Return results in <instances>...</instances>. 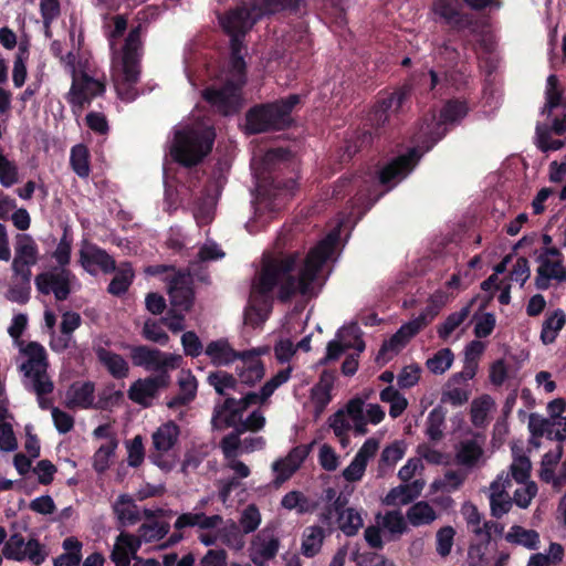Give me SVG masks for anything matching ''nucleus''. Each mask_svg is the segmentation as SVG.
I'll return each mask as SVG.
<instances>
[{"label": "nucleus", "mask_w": 566, "mask_h": 566, "mask_svg": "<svg viewBox=\"0 0 566 566\" xmlns=\"http://www.w3.org/2000/svg\"><path fill=\"white\" fill-rule=\"evenodd\" d=\"M335 244L336 235L329 234L313 247L308 251L298 275H294L300 262L298 252L264 255L261 270L252 282V293L269 297L277 287V298L283 303L289 302L297 292L306 295L323 265L333 255Z\"/></svg>", "instance_id": "1"}, {"label": "nucleus", "mask_w": 566, "mask_h": 566, "mask_svg": "<svg viewBox=\"0 0 566 566\" xmlns=\"http://www.w3.org/2000/svg\"><path fill=\"white\" fill-rule=\"evenodd\" d=\"M420 154L410 148L406 154L390 160L379 171L377 178L373 175H352L340 177L333 188V198L342 200L352 193V206L364 214L391 188L405 179L417 166Z\"/></svg>", "instance_id": "2"}, {"label": "nucleus", "mask_w": 566, "mask_h": 566, "mask_svg": "<svg viewBox=\"0 0 566 566\" xmlns=\"http://www.w3.org/2000/svg\"><path fill=\"white\" fill-rule=\"evenodd\" d=\"M431 11L436 22L458 34L464 51H476L478 48L490 50L482 23L473 14L463 12L459 0H433Z\"/></svg>", "instance_id": "3"}, {"label": "nucleus", "mask_w": 566, "mask_h": 566, "mask_svg": "<svg viewBox=\"0 0 566 566\" xmlns=\"http://www.w3.org/2000/svg\"><path fill=\"white\" fill-rule=\"evenodd\" d=\"M129 357L136 367L153 373L144 381H135L129 389H164L170 386L169 371L180 367L182 357L178 354L161 352L146 345L130 347Z\"/></svg>", "instance_id": "4"}, {"label": "nucleus", "mask_w": 566, "mask_h": 566, "mask_svg": "<svg viewBox=\"0 0 566 566\" xmlns=\"http://www.w3.org/2000/svg\"><path fill=\"white\" fill-rule=\"evenodd\" d=\"M300 102V95L290 94L274 102L252 106L245 113L247 133L249 135H256L290 128L293 124L292 112Z\"/></svg>", "instance_id": "5"}, {"label": "nucleus", "mask_w": 566, "mask_h": 566, "mask_svg": "<svg viewBox=\"0 0 566 566\" xmlns=\"http://www.w3.org/2000/svg\"><path fill=\"white\" fill-rule=\"evenodd\" d=\"M142 45V25L138 24L125 39L122 69L114 80L117 95L124 102H133L138 96L136 84L140 77Z\"/></svg>", "instance_id": "6"}, {"label": "nucleus", "mask_w": 566, "mask_h": 566, "mask_svg": "<svg viewBox=\"0 0 566 566\" xmlns=\"http://www.w3.org/2000/svg\"><path fill=\"white\" fill-rule=\"evenodd\" d=\"M216 138L212 128H184L175 134L171 156L184 167L197 166L211 151Z\"/></svg>", "instance_id": "7"}, {"label": "nucleus", "mask_w": 566, "mask_h": 566, "mask_svg": "<svg viewBox=\"0 0 566 566\" xmlns=\"http://www.w3.org/2000/svg\"><path fill=\"white\" fill-rule=\"evenodd\" d=\"M469 112L470 107L467 99L457 97L447 99L440 108L439 119L428 125L427 130L417 139L419 145L415 148L420 157L444 138L451 128L460 125Z\"/></svg>", "instance_id": "8"}, {"label": "nucleus", "mask_w": 566, "mask_h": 566, "mask_svg": "<svg viewBox=\"0 0 566 566\" xmlns=\"http://www.w3.org/2000/svg\"><path fill=\"white\" fill-rule=\"evenodd\" d=\"M411 92L412 87L409 84H403L392 92H379L363 124L382 135L386 130V124L389 122L390 113L398 112L410 98Z\"/></svg>", "instance_id": "9"}, {"label": "nucleus", "mask_w": 566, "mask_h": 566, "mask_svg": "<svg viewBox=\"0 0 566 566\" xmlns=\"http://www.w3.org/2000/svg\"><path fill=\"white\" fill-rule=\"evenodd\" d=\"M247 391L241 399L227 397L222 403L214 407L212 416V424L217 429L235 427L241 421L242 413L251 405L264 402L274 391Z\"/></svg>", "instance_id": "10"}, {"label": "nucleus", "mask_w": 566, "mask_h": 566, "mask_svg": "<svg viewBox=\"0 0 566 566\" xmlns=\"http://www.w3.org/2000/svg\"><path fill=\"white\" fill-rule=\"evenodd\" d=\"M105 92V82L94 78L86 72L77 73L76 70H73L72 84L65 99L70 104L72 113L78 116L95 97L103 96Z\"/></svg>", "instance_id": "11"}, {"label": "nucleus", "mask_w": 566, "mask_h": 566, "mask_svg": "<svg viewBox=\"0 0 566 566\" xmlns=\"http://www.w3.org/2000/svg\"><path fill=\"white\" fill-rule=\"evenodd\" d=\"M2 556L15 562H30L34 566L43 564L48 557L45 546L39 539L31 537L25 541L21 533H13L4 542Z\"/></svg>", "instance_id": "12"}, {"label": "nucleus", "mask_w": 566, "mask_h": 566, "mask_svg": "<svg viewBox=\"0 0 566 566\" xmlns=\"http://www.w3.org/2000/svg\"><path fill=\"white\" fill-rule=\"evenodd\" d=\"M256 7V0H252L250 6L237 7L220 20L230 41L234 39L244 41L247 33L264 17V14H260L261 10H258Z\"/></svg>", "instance_id": "13"}, {"label": "nucleus", "mask_w": 566, "mask_h": 566, "mask_svg": "<svg viewBox=\"0 0 566 566\" xmlns=\"http://www.w3.org/2000/svg\"><path fill=\"white\" fill-rule=\"evenodd\" d=\"M22 352L28 359L22 364L21 369L33 382L32 389H53L46 373L49 364L45 348L36 342H30Z\"/></svg>", "instance_id": "14"}, {"label": "nucleus", "mask_w": 566, "mask_h": 566, "mask_svg": "<svg viewBox=\"0 0 566 566\" xmlns=\"http://www.w3.org/2000/svg\"><path fill=\"white\" fill-rule=\"evenodd\" d=\"M75 279L69 269H60L39 273L34 283L38 291L43 295L54 294L56 301L62 302L69 298L72 289L71 281Z\"/></svg>", "instance_id": "15"}, {"label": "nucleus", "mask_w": 566, "mask_h": 566, "mask_svg": "<svg viewBox=\"0 0 566 566\" xmlns=\"http://www.w3.org/2000/svg\"><path fill=\"white\" fill-rule=\"evenodd\" d=\"M122 398L123 391H98L97 398L95 391H67L65 406L70 409L93 407L111 410Z\"/></svg>", "instance_id": "16"}, {"label": "nucleus", "mask_w": 566, "mask_h": 566, "mask_svg": "<svg viewBox=\"0 0 566 566\" xmlns=\"http://www.w3.org/2000/svg\"><path fill=\"white\" fill-rule=\"evenodd\" d=\"M280 538L272 530L263 528L251 539L249 558L255 566H268L266 563L275 558L280 549Z\"/></svg>", "instance_id": "17"}, {"label": "nucleus", "mask_w": 566, "mask_h": 566, "mask_svg": "<svg viewBox=\"0 0 566 566\" xmlns=\"http://www.w3.org/2000/svg\"><path fill=\"white\" fill-rule=\"evenodd\" d=\"M241 90L233 81L226 82L221 87H207L202 92L203 99L219 114L230 115L238 111V94Z\"/></svg>", "instance_id": "18"}, {"label": "nucleus", "mask_w": 566, "mask_h": 566, "mask_svg": "<svg viewBox=\"0 0 566 566\" xmlns=\"http://www.w3.org/2000/svg\"><path fill=\"white\" fill-rule=\"evenodd\" d=\"M168 293L172 310L189 312L193 305L195 292L192 280L188 273L175 272L169 280Z\"/></svg>", "instance_id": "19"}, {"label": "nucleus", "mask_w": 566, "mask_h": 566, "mask_svg": "<svg viewBox=\"0 0 566 566\" xmlns=\"http://www.w3.org/2000/svg\"><path fill=\"white\" fill-rule=\"evenodd\" d=\"M78 256L82 268L92 275L97 273V269L104 273H113L116 270L114 258L95 243H85L80 249Z\"/></svg>", "instance_id": "20"}, {"label": "nucleus", "mask_w": 566, "mask_h": 566, "mask_svg": "<svg viewBox=\"0 0 566 566\" xmlns=\"http://www.w3.org/2000/svg\"><path fill=\"white\" fill-rule=\"evenodd\" d=\"M484 345L480 340H472L465 346L464 365L460 373L454 374L448 384L449 389H459L458 387L475 376L478 369V358L482 355Z\"/></svg>", "instance_id": "21"}, {"label": "nucleus", "mask_w": 566, "mask_h": 566, "mask_svg": "<svg viewBox=\"0 0 566 566\" xmlns=\"http://www.w3.org/2000/svg\"><path fill=\"white\" fill-rule=\"evenodd\" d=\"M259 355L260 352L255 349L241 352L240 365L237 366L241 384L254 386L264 377V365Z\"/></svg>", "instance_id": "22"}, {"label": "nucleus", "mask_w": 566, "mask_h": 566, "mask_svg": "<svg viewBox=\"0 0 566 566\" xmlns=\"http://www.w3.org/2000/svg\"><path fill=\"white\" fill-rule=\"evenodd\" d=\"M539 266L536 270L535 286L537 290L546 291L551 286V280L558 282L566 281L564 264L560 260L549 258H537Z\"/></svg>", "instance_id": "23"}, {"label": "nucleus", "mask_w": 566, "mask_h": 566, "mask_svg": "<svg viewBox=\"0 0 566 566\" xmlns=\"http://www.w3.org/2000/svg\"><path fill=\"white\" fill-rule=\"evenodd\" d=\"M256 8L264 17L287 13L298 15L306 9V0H256Z\"/></svg>", "instance_id": "24"}, {"label": "nucleus", "mask_w": 566, "mask_h": 566, "mask_svg": "<svg viewBox=\"0 0 566 566\" xmlns=\"http://www.w3.org/2000/svg\"><path fill=\"white\" fill-rule=\"evenodd\" d=\"M39 249L29 234L18 235V242L15 245V256L12 262L13 272H21L19 269L22 265H34L38 262Z\"/></svg>", "instance_id": "25"}, {"label": "nucleus", "mask_w": 566, "mask_h": 566, "mask_svg": "<svg viewBox=\"0 0 566 566\" xmlns=\"http://www.w3.org/2000/svg\"><path fill=\"white\" fill-rule=\"evenodd\" d=\"M381 135L368 128L364 124L358 127L346 140L344 156L352 159L356 154L370 148Z\"/></svg>", "instance_id": "26"}, {"label": "nucleus", "mask_w": 566, "mask_h": 566, "mask_svg": "<svg viewBox=\"0 0 566 566\" xmlns=\"http://www.w3.org/2000/svg\"><path fill=\"white\" fill-rule=\"evenodd\" d=\"M205 353L217 367L228 366L241 357V352L233 349L227 339L210 342L207 345Z\"/></svg>", "instance_id": "27"}, {"label": "nucleus", "mask_w": 566, "mask_h": 566, "mask_svg": "<svg viewBox=\"0 0 566 566\" xmlns=\"http://www.w3.org/2000/svg\"><path fill=\"white\" fill-rule=\"evenodd\" d=\"M98 361L116 379H123L128 376L129 367L127 361L119 355L104 347L95 349Z\"/></svg>", "instance_id": "28"}, {"label": "nucleus", "mask_w": 566, "mask_h": 566, "mask_svg": "<svg viewBox=\"0 0 566 566\" xmlns=\"http://www.w3.org/2000/svg\"><path fill=\"white\" fill-rule=\"evenodd\" d=\"M327 533L323 526L311 525L304 528L301 552L307 558L315 557L322 549Z\"/></svg>", "instance_id": "29"}, {"label": "nucleus", "mask_w": 566, "mask_h": 566, "mask_svg": "<svg viewBox=\"0 0 566 566\" xmlns=\"http://www.w3.org/2000/svg\"><path fill=\"white\" fill-rule=\"evenodd\" d=\"M114 272L116 273L107 286V292L114 296H122L132 285L135 272L130 262H122Z\"/></svg>", "instance_id": "30"}, {"label": "nucleus", "mask_w": 566, "mask_h": 566, "mask_svg": "<svg viewBox=\"0 0 566 566\" xmlns=\"http://www.w3.org/2000/svg\"><path fill=\"white\" fill-rule=\"evenodd\" d=\"M180 430L174 421L161 424L153 433L154 448L159 452L169 451L178 441Z\"/></svg>", "instance_id": "31"}, {"label": "nucleus", "mask_w": 566, "mask_h": 566, "mask_svg": "<svg viewBox=\"0 0 566 566\" xmlns=\"http://www.w3.org/2000/svg\"><path fill=\"white\" fill-rule=\"evenodd\" d=\"M230 67L231 72L237 78V85L245 84V75H247V63L243 56L244 43L242 40H232L230 41Z\"/></svg>", "instance_id": "32"}, {"label": "nucleus", "mask_w": 566, "mask_h": 566, "mask_svg": "<svg viewBox=\"0 0 566 566\" xmlns=\"http://www.w3.org/2000/svg\"><path fill=\"white\" fill-rule=\"evenodd\" d=\"M357 329L358 328L355 324H352L350 326L342 327L340 329H338V332L336 334L338 339L331 340L327 344L326 354L321 359V364H327L329 361L337 360L346 349L350 348L352 347L350 343L343 344L342 340L345 338L346 335H352V334L356 333Z\"/></svg>", "instance_id": "33"}, {"label": "nucleus", "mask_w": 566, "mask_h": 566, "mask_svg": "<svg viewBox=\"0 0 566 566\" xmlns=\"http://www.w3.org/2000/svg\"><path fill=\"white\" fill-rule=\"evenodd\" d=\"M474 302L475 297L459 312L448 315L444 322L438 326V335L441 339H447L468 318Z\"/></svg>", "instance_id": "34"}, {"label": "nucleus", "mask_w": 566, "mask_h": 566, "mask_svg": "<svg viewBox=\"0 0 566 566\" xmlns=\"http://www.w3.org/2000/svg\"><path fill=\"white\" fill-rule=\"evenodd\" d=\"M492 493L490 495L491 514L496 518H501L512 509V499L501 489L499 481L491 484Z\"/></svg>", "instance_id": "35"}, {"label": "nucleus", "mask_w": 566, "mask_h": 566, "mask_svg": "<svg viewBox=\"0 0 566 566\" xmlns=\"http://www.w3.org/2000/svg\"><path fill=\"white\" fill-rule=\"evenodd\" d=\"M70 165L80 178H87L90 176V153L85 145L77 144L72 147Z\"/></svg>", "instance_id": "36"}, {"label": "nucleus", "mask_w": 566, "mask_h": 566, "mask_svg": "<svg viewBox=\"0 0 566 566\" xmlns=\"http://www.w3.org/2000/svg\"><path fill=\"white\" fill-rule=\"evenodd\" d=\"M406 515L412 526L430 524L437 517L434 510L424 501L411 505Z\"/></svg>", "instance_id": "37"}, {"label": "nucleus", "mask_w": 566, "mask_h": 566, "mask_svg": "<svg viewBox=\"0 0 566 566\" xmlns=\"http://www.w3.org/2000/svg\"><path fill=\"white\" fill-rule=\"evenodd\" d=\"M505 539L510 543L523 545L530 549H536L539 544V535L534 530H525L522 526L514 525L506 534Z\"/></svg>", "instance_id": "38"}, {"label": "nucleus", "mask_w": 566, "mask_h": 566, "mask_svg": "<svg viewBox=\"0 0 566 566\" xmlns=\"http://www.w3.org/2000/svg\"><path fill=\"white\" fill-rule=\"evenodd\" d=\"M438 312L432 306H427L416 318L402 324L399 329L403 332L407 338L411 339L422 328L429 325Z\"/></svg>", "instance_id": "39"}, {"label": "nucleus", "mask_w": 566, "mask_h": 566, "mask_svg": "<svg viewBox=\"0 0 566 566\" xmlns=\"http://www.w3.org/2000/svg\"><path fill=\"white\" fill-rule=\"evenodd\" d=\"M118 518L129 524H136L140 520L139 512L133 499L128 494H120L114 505Z\"/></svg>", "instance_id": "40"}, {"label": "nucleus", "mask_w": 566, "mask_h": 566, "mask_svg": "<svg viewBox=\"0 0 566 566\" xmlns=\"http://www.w3.org/2000/svg\"><path fill=\"white\" fill-rule=\"evenodd\" d=\"M337 524L346 536H355L364 523L360 513L356 509L347 507L346 512L337 517Z\"/></svg>", "instance_id": "41"}, {"label": "nucleus", "mask_w": 566, "mask_h": 566, "mask_svg": "<svg viewBox=\"0 0 566 566\" xmlns=\"http://www.w3.org/2000/svg\"><path fill=\"white\" fill-rule=\"evenodd\" d=\"M467 475L459 471L449 470L442 479L434 480L431 484L433 491L451 493L461 488Z\"/></svg>", "instance_id": "42"}, {"label": "nucleus", "mask_w": 566, "mask_h": 566, "mask_svg": "<svg viewBox=\"0 0 566 566\" xmlns=\"http://www.w3.org/2000/svg\"><path fill=\"white\" fill-rule=\"evenodd\" d=\"M170 530V525L167 522H157L154 521L151 523H144L139 526L138 533L139 536L146 543H153L160 541L164 538Z\"/></svg>", "instance_id": "43"}, {"label": "nucleus", "mask_w": 566, "mask_h": 566, "mask_svg": "<svg viewBox=\"0 0 566 566\" xmlns=\"http://www.w3.org/2000/svg\"><path fill=\"white\" fill-rule=\"evenodd\" d=\"M289 48L286 51L292 55L296 51H300L303 56H306L312 51V40L310 38L308 32L305 29L294 30L292 34L289 35Z\"/></svg>", "instance_id": "44"}, {"label": "nucleus", "mask_w": 566, "mask_h": 566, "mask_svg": "<svg viewBox=\"0 0 566 566\" xmlns=\"http://www.w3.org/2000/svg\"><path fill=\"white\" fill-rule=\"evenodd\" d=\"M118 441L116 438H112L107 443L102 444L94 453L93 467L96 472H104L109 465V459L114 455L117 449Z\"/></svg>", "instance_id": "45"}, {"label": "nucleus", "mask_w": 566, "mask_h": 566, "mask_svg": "<svg viewBox=\"0 0 566 566\" xmlns=\"http://www.w3.org/2000/svg\"><path fill=\"white\" fill-rule=\"evenodd\" d=\"M454 359V355L450 348H442L438 350L431 358L426 363L427 368L433 374H443L448 370Z\"/></svg>", "instance_id": "46"}, {"label": "nucleus", "mask_w": 566, "mask_h": 566, "mask_svg": "<svg viewBox=\"0 0 566 566\" xmlns=\"http://www.w3.org/2000/svg\"><path fill=\"white\" fill-rule=\"evenodd\" d=\"M482 448L475 440H467L461 443L457 458L460 463L472 467L482 455Z\"/></svg>", "instance_id": "47"}, {"label": "nucleus", "mask_w": 566, "mask_h": 566, "mask_svg": "<svg viewBox=\"0 0 566 566\" xmlns=\"http://www.w3.org/2000/svg\"><path fill=\"white\" fill-rule=\"evenodd\" d=\"M446 412L442 410V406H438L430 411L427 421V434L430 440L439 441L442 436V424L444 422Z\"/></svg>", "instance_id": "48"}, {"label": "nucleus", "mask_w": 566, "mask_h": 566, "mask_svg": "<svg viewBox=\"0 0 566 566\" xmlns=\"http://www.w3.org/2000/svg\"><path fill=\"white\" fill-rule=\"evenodd\" d=\"M241 433H243V430H240V428L237 427L234 431L230 432L221 439L220 448L226 460L238 458L240 454L239 450L241 444H243V442L240 440Z\"/></svg>", "instance_id": "49"}, {"label": "nucleus", "mask_w": 566, "mask_h": 566, "mask_svg": "<svg viewBox=\"0 0 566 566\" xmlns=\"http://www.w3.org/2000/svg\"><path fill=\"white\" fill-rule=\"evenodd\" d=\"M406 447L403 441H395L387 446L379 459V467H394L405 455Z\"/></svg>", "instance_id": "50"}, {"label": "nucleus", "mask_w": 566, "mask_h": 566, "mask_svg": "<svg viewBox=\"0 0 566 566\" xmlns=\"http://www.w3.org/2000/svg\"><path fill=\"white\" fill-rule=\"evenodd\" d=\"M352 559L357 566H396L394 562L376 552L360 553L359 551H356L353 553Z\"/></svg>", "instance_id": "51"}, {"label": "nucleus", "mask_w": 566, "mask_h": 566, "mask_svg": "<svg viewBox=\"0 0 566 566\" xmlns=\"http://www.w3.org/2000/svg\"><path fill=\"white\" fill-rule=\"evenodd\" d=\"M380 399L384 402H389V415L391 418H398L402 415L408 406L407 399L400 394V391H379Z\"/></svg>", "instance_id": "52"}, {"label": "nucleus", "mask_w": 566, "mask_h": 566, "mask_svg": "<svg viewBox=\"0 0 566 566\" xmlns=\"http://www.w3.org/2000/svg\"><path fill=\"white\" fill-rule=\"evenodd\" d=\"M531 460L525 454L515 457L510 467L512 478L517 483H525L528 480L531 475Z\"/></svg>", "instance_id": "53"}, {"label": "nucleus", "mask_w": 566, "mask_h": 566, "mask_svg": "<svg viewBox=\"0 0 566 566\" xmlns=\"http://www.w3.org/2000/svg\"><path fill=\"white\" fill-rule=\"evenodd\" d=\"M71 251H72V238L69 235V231L65 228L63 235L53 252V258L57 262V264L61 266V269H66L65 266L71 261Z\"/></svg>", "instance_id": "54"}, {"label": "nucleus", "mask_w": 566, "mask_h": 566, "mask_svg": "<svg viewBox=\"0 0 566 566\" xmlns=\"http://www.w3.org/2000/svg\"><path fill=\"white\" fill-rule=\"evenodd\" d=\"M549 419L531 413L528 418V429L531 432L530 444L535 448L539 447V439L545 434V428L548 426Z\"/></svg>", "instance_id": "55"}, {"label": "nucleus", "mask_w": 566, "mask_h": 566, "mask_svg": "<svg viewBox=\"0 0 566 566\" xmlns=\"http://www.w3.org/2000/svg\"><path fill=\"white\" fill-rule=\"evenodd\" d=\"M127 463L132 468H138L145 459V449L142 436L134 437L127 442Z\"/></svg>", "instance_id": "56"}, {"label": "nucleus", "mask_w": 566, "mask_h": 566, "mask_svg": "<svg viewBox=\"0 0 566 566\" xmlns=\"http://www.w3.org/2000/svg\"><path fill=\"white\" fill-rule=\"evenodd\" d=\"M493 401L490 396L483 395L479 399L474 400L471 408V419L475 426L484 423L488 412L490 411Z\"/></svg>", "instance_id": "57"}, {"label": "nucleus", "mask_w": 566, "mask_h": 566, "mask_svg": "<svg viewBox=\"0 0 566 566\" xmlns=\"http://www.w3.org/2000/svg\"><path fill=\"white\" fill-rule=\"evenodd\" d=\"M272 469L276 473V476L273 481L275 486L282 485L298 470L294 464H292V462L289 461L286 457L284 459L276 460L272 464Z\"/></svg>", "instance_id": "58"}, {"label": "nucleus", "mask_w": 566, "mask_h": 566, "mask_svg": "<svg viewBox=\"0 0 566 566\" xmlns=\"http://www.w3.org/2000/svg\"><path fill=\"white\" fill-rule=\"evenodd\" d=\"M261 523V514L259 509L251 504L242 513L240 525L245 534L254 532Z\"/></svg>", "instance_id": "59"}, {"label": "nucleus", "mask_w": 566, "mask_h": 566, "mask_svg": "<svg viewBox=\"0 0 566 566\" xmlns=\"http://www.w3.org/2000/svg\"><path fill=\"white\" fill-rule=\"evenodd\" d=\"M112 21L113 27H105V34L111 46L113 48L115 42L124 35L125 31L127 30L128 22L126 17L122 14L112 17Z\"/></svg>", "instance_id": "60"}, {"label": "nucleus", "mask_w": 566, "mask_h": 566, "mask_svg": "<svg viewBox=\"0 0 566 566\" xmlns=\"http://www.w3.org/2000/svg\"><path fill=\"white\" fill-rule=\"evenodd\" d=\"M143 336L160 345H166L169 340L168 334L161 328L160 324L150 319L146 321L144 324Z\"/></svg>", "instance_id": "61"}, {"label": "nucleus", "mask_w": 566, "mask_h": 566, "mask_svg": "<svg viewBox=\"0 0 566 566\" xmlns=\"http://www.w3.org/2000/svg\"><path fill=\"white\" fill-rule=\"evenodd\" d=\"M181 345L184 347V353L186 356L198 357L203 352V345L200 338L192 331H188L182 334Z\"/></svg>", "instance_id": "62"}, {"label": "nucleus", "mask_w": 566, "mask_h": 566, "mask_svg": "<svg viewBox=\"0 0 566 566\" xmlns=\"http://www.w3.org/2000/svg\"><path fill=\"white\" fill-rule=\"evenodd\" d=\"M454 534L455 532L452 526L441 527L437 532V552L440 556L446 557L450 554Z\"/></svg>", "instance_id": "63"}, {"label": "nucleus", "mask_w": 566, "mask_h": 566, "mask_svg": "<svg viewBox=\"0 0 566 566\" xmlns=\"http://www.w3.org/2000/svg\"><path fill=\"white\" fill-rule=\"evenodd\" d=\"M420 373L421 369L418 365H409L403 367L397 377L399 389H409L417 385L420 378Z\"/></svg>", "instance_id": "64"}]
</instances>
